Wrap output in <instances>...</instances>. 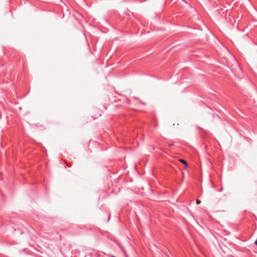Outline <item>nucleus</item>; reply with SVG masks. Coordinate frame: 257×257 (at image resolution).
I'll list each match as a JSON object with an SVG mask.
<instances>
[{
	"label": "nucleus",
	"instance_id": "obj_1",
	"mask_svg": "<svg viewBox=\"0 0 257 257\" xmlns=\"http://www.w3.org/2000/svg\"><path fill=\"white\" fill-rule=\"evenodd\" d=\"M179 161L183 163L185 166V167L187 168L188 167V165H187V163L186 162V161L183 159H180L179 160Z\"/></svg>",
	"mask_w": 257,
	"mask_h": 257
},
{
	"label": "nucleus",
	"instance_id": "obj_2",
	"mask_svg": "<svg viewBox=\"0 0 257 257\" xmlns=\"http://www.w3.org/2000/svg\"><path fill=\"white\" fill-rule=\"evenodd\" d=\"M200 202H200V200H196V203H197V204H200Z\"/></svg>",
	"mask_w": 257,
	"mask_h": 257
},
{
	"label": "nucleus",
	"instance_id": "obj_3",
	"mask_svg": "<svg viewBox=\"0 0 257 257\" xmlns=\"http://www.w3.org/2000/svg\"><path fill=\"white\" fill-rule=\"evenodd\" d=\"M254 244L257 246V238L255 240Z\"/></svg>",
	"mask_w": 257,
	"mask_h": 257
},
{
	"label": "nucleus",
	"instance_id": "obj_4",
	"mask_svg": "<svg viewBox=\"0 0 257 257\" xmlns=\"http://www.w3.org/2000/svg\"><path fill=\"white\" fill-rule=\"evenodd\" d=\"M111 257H116V256H115L114 255H112Z\"/></svg>",
	"mask_w": 257,
	"mask_h": 257
}]
</instances>
